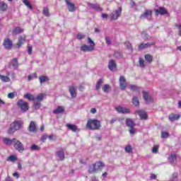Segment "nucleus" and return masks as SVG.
<instances>
[{
    "instance_id": "nucleus-5",
    "label": "nucleus",
    "mask_w": 181,
    "mask_h": 181,
    "mask_svg": "<svg viewBox=\"0 0 181 181\" xmlns=\"http://www.w3.org/2000/svg\"><path fill=\"white\" fill-rule=\"evenodd\" d=\"M122 13V7H119L117 10L113 11L110 14L112 21H117L119 16H121V13Z\"/></svg>"
},
{
    "instance_id": "nucleus-35",
    "label": "nucleus",
    "mask_w": 181,
    "mask_h": 181,
    "mask_svg": "<svg viewBox=\"0 0 181 181\" xmlns=\"http://www.w3.org/2000/svg\"><path fill=\"white\" fill-rule=\"evenodd\" d=\"M40 84H43V83H46V81H49V78L47 76H42L39 78Z\"/></svg>"
},
{
    "instance_id": "nucleus-53",
    "label": "nucleus",
    "mask_w": 181,
    "mask_h": 181,
    "mask_svg": "<svg viewBox=\"0 0 181 181\" xmlns=\"http://www.w3.org/2000/svg\"><path fill=\"white\" fill-rule=\"evenodd\" d=\"M37 77V75L36 74V73H35L33 75H29L28 77V81H30V80H32V78H36Z\"/></svg>"
},
{
    "instance_id": "nucleus-47",
    "label": "nucleus",
    "mask_w": 181,
    "mask_h": 181,
    "mask_svg": "<svg viewBox=\"0 0 181 181\" xmlns=\"http://www.w3.org/2000/svg\"><path fill=\"white\" fill-rule=\"evenodd\" d=\"M132 103L134 105L138 106L139 105V100H138V98L134 97L132 100Z\"/></svg>"
},
{
    "instance_id": "nucleus-58",
    "label": "nucleus",
    "mask_w": 181,
    "mask_h": 181,
    "mask_svg": "<svg viewBox=\"0 0 181 181\" xmlns=\"http://www.w3.org/2000/svg\"><path fill=\"white\" fill-rule=\"evenodd\" d=\"M47 138H48L47 134H44V135H42V136L41 137V141H42V142H45V141H46V140L47 139Z\"/></svg>"
},
{
    "instance_id": "nucleus-7",
    "label": "nucleus",
    "mask_w": 181,
    "mask_h": 181,
    "mask_svg": "<svg viewBox=\"0 0 181 181\" xmlns=\"http://www.w3.org/2000/svg\"><path fill=\"white\" fill-rule=\"evenodd\" d=\"M119 84L121 90H124L127 88L128 84L127 83V79L125 76H121L119 78Z\"/></svg>"
},
{
    "instance_id": "nucleus-50",
    "label": "nucleus",
    "mask_w": 181,
    "mask_h": 181,
    "mask_svg": "<svg viewBox=\"0 0 181 181\" xmlns=\"http://www.w3.org/2000/svg\"><path fill=\"white\" fill-rule=\"evenodd\" d=\"M30 151H39L40 149V147L37 145H33L30 147Z\"/></svg>"
},
{
    "instance_id": "nucleus-30",
    "label": "nucleus",
    "mask_w": 181,
    "mask_h": 181,
    "mask_svg": "<svg viewBox=\"0 0 181 181\" xmlns=\"http://www.w3.org/2000/svg\"><path fill=\"white\" fill-rule=\"evenodd\" d=\"M176 160H177L176 154H171L168 158V160L170 163H171V165H173V163H175L176 162Z\"/></svg>"
},
{
    "instance_id": "nucleus-41",
    "label": "nucleus",
    "mask_w": 181,
    "mask_h": 181,
    "mask_svg": "<svg viewBox=\"0 0 181 181\" xmlns=\"http://www.w3.org/2000/svg\"><path fill=\"white\" fill-rule=\"evenodd\" d=\"M23 4H24V5H25V6L29 8V9H31V10L33 9L32 4L30 3H29V1H28V0H23Z\"/></svg>"
},
{
    "instance_id": "nucleus-19",
    "label": "nucleus",
    "mask_w": 181,
    "mask_h": 181,
    "mask_svg": "<svg viewBox=\"0 0 181 181\" xmlns=\"http://www.w3.org/2000/svg\"><path fill=\"white\" fill-rule=\"evenodd\" d=\"M156 15H166L168 13V11L163 7H160L158 9L155 10Z\"/></svg>"
},
{
    "instance_id": "nucleus-21",
    "label": "nucleus",
    "mask_w": 181,
    "mask_h": 181,
    "mask_svg": "<svg viewBox=\"0 0 181 181\" xmlns=\"http://www.w3.org/2000/svg\"><path fill=\"white\" fill-rule=\"evenodd\" d=\"M126 125L127 127H128L129 128H135V126L136 125L135 124V122H134V120H132V119H126Z\"/></svg>"
},
{
    "instance_id": "nucleus-62",
    "label": "nucleus",
    "mask_w": 181,
    "mask_h": 181,
    "mask_svg": "<svg viewBox=\"0 0 181 181\" xmlns=\"http://www.w3.org/2000/svg\"><path fill=\"white\" fill-rule=\"evenodd\" d=\"M28 54H32V47L30 46L28 47Z\"/></svg>"
},
{
    "instance_id": "nucleus-63",
    "label": "nucleus",
    "mask_w": 181,
    "mask_h": 181,
    "mask_svg": "<svg viewBox=\"0 0 181 181\" xmlns=\"http://www.w3.org/2000/svg\"><path fill=\"white\" fill-rule=\"evenodd\" d=\"M90 112H91V114H95V112H97V109L91 108L90 109Z\"/></svg>"
},
{
    "instance_id": "nucleus-27",
    "label": "nucleus",
    "mask_w": 181,
    "mask_h": 181,
    "mask_svg": "<svg viewBox=\"0 0 181 181\" xmlns=\"http://www.w3.org/2000/svg\"><path fill=\"white\" fill-rule=\"evenodd\" d=\"M7 9H8V4H6L4 1H1L0 2V11L1 12H6Z\"/></svg>"
},
{
    "instance_id": "nucleus-49",
    "label": "nucleus",
    "mask_w": 181,
    "mask_h": 181,
    "mask_svg": "<svg viewBox=\"0 0 181 181\" xmlns=\"http://www.w3.org/2000/svg\"><path fill=\"white\" fill-rule=\"evenodd\" d=\"M44 97L45 94L40 93L35 98V100H37V101H42Z\"/></svg>"
},
{
    "instance_id": "nucleus-17",
    "label": "nucleus",
    "mask_w": 181,
    "mask_h": 181,
    "mask_svg": "<svg viewBox=\"0 0 181 181\" xmlns=\"http://www.w3.org/2000/svg\"><path fill=\"white\" fill-rule=\"evenodd\" d=\"M66 128L68 129H70V131H72V132H79V129L77 127L76 124H66Z\"/></svg>"
},
{
    "instance_id": "nucleus-3",
    "label": "nucleus",
    "mask_w": 181,
    "mask_h": 181,
    "mask_svg": "<svg viewBox=\"0 0 181 181\" xmlns=\"http://www.w3.org/2000/svg\"><path fill=\"white\" fill-rule=\"evenodd\" d=\"M13 146L16 151H18V152H23V151H25L23 144H22V142L15 138L13 139Z\"/></svg>"
},
{
    "instance_id": "nucleus-24",
    "label": "nucleus",
    "mask_w": 181,
    "mask_h": 181,
    "mask_svg": "<svg viewBox=\"0 0 181 181\" xmlns=\"http://www.w3.org/2000/svg\"><path fill=\"white\" fill-rule=\"evenodd\" d=\"M25 42H26V36H21L18 38V42L17 43V47H21L22 46V45H23L25 43Z\"/></svg>"
},
{
    "instance_id": "nucleus-32",
    "label": "nucleus",
    "mask_w": 181,
    "mask_h": 181,
    "mask_svg": "<svg viewBox=\"0 0 181 181\" xmlns=\"http://www.w3.org/2000/svg\"><path fill=\"white\" fill-rule=\"evenodd\" d=\"M0 79L4 83H9V81H11V78L9 77L4 75H0Z\"/></svg>"
},
{
    "instance_id": "nucleus-8",
    "label": "nucleus",
    "mask_w": 181,
    "mask_h": 181,
    "mask_svg": "<svg viewBox=\"0 0 181 181\" xmlns=\"http://www.w3.org/2000/svg\"><path fill=\"white\" fill-rule=\"evenodd\" d=\"M140 19H148L151 21V19H152V11L151 10H146L144 13L140 16Z\"/></svg>"
},
{
    "instance_id": "nucleus-60",
    "label": "nucleus",
    "mask_w": 181,
    "mask_h": 181,
    "mask_svg": "<svg viewBox=\"0 0 181 181\" xmlns=\"http://www.w3.org/2000/svg\"><path fill=\"white\" fill-rule=\"evenodd\" d=\"M105 42L107 45H111V38L110 37H105Z\"/></svg>"
},
{
    "instance_id": "nucleus-46",
    "label": "nucleus",
    "mask_w": 181,
    "mask_h": 181,
    "mask_svg": "<svg viewBox=\"0 0 181 181\" xmlns=\"http://www.w3.org/2000/svg\"><path fill=\"white\" fill-rule=\"evenodd\" d=\"M86 38V35L82 34V33H78L76 35V39H78V40H83V39Z\"/></svg>"
},
{
    "instance_id": "nucleus-36",
    "label": "nucleus",
    "mask_w": 181,
    "mask_h": 181,
    "mask_svg": "<svg viewBox=\"0 0 181 181\" xmlns=\"http://www.w3.org/2000/svg\"><path fill=\"white\" fill-rule=\"evenodd\" d=\"M103 81H104V80L103 78H100L98 81L96 86H95L96 90H100V88H101V84H103Z\"/></svg>"
},
{
    "instance_id": "nucleus-38",
    "label": "nucleus",
    "mask_w": 181,
    "mask_h": 181,
    "mask_svg": "<svg viewBox=\"0 0 181 181\" xmlns=\"http://www.w3.org/2000/svg\"><path fill=\"white\" fill-rule=\"evenodd\" d=\"M124 45L128 50H130V52H133L134 49L132 48V44L131 42H126Z\"/></svg>"
},
{
    "instance_id": "nucleus-1",
    "label": "nucleus",
    "mask_w": 181,
    "mask_h": 181,
    "mask_svg": "<svg viewBox=\"0 0 181 181\" xmlns=\"http://www.w3.org/2000/svg\"><path fill=\"white\" fill-rule=\"evenodd\" d=\"M22 125H23V122L21 120H16L13 122L8 129V134L13 135V134L16 132V131H19V129L22 128Z\"/></svg>"
},
{
    "instance_id": "nucleus-57",
    "label": "nucleus",
    "mask_w": 181,
    "mask_h": 181,
    "mask_svg": "<svg viewBox=\"0 0 181 181\" xmlns=\"http://www.w3.org/2000/svg\"><path fill=\"white\" fill-rule=\"evenodd\" d=\"M158 146H153L152 148L153 153H158Z\"/></svg>"
},
{
    "instance_id": "nucleus-39",
    "label": "nucleus",
    "mask_w": 181,
    "mask_h": 181,
    "mask_svg": "<svg viewBox=\"0 0 181 181\" xmlns=\"http://www.w3.org/2000/svg\"><path fill=\"white\" fill-rule=\"evenodd\" d=\"M88 44L90 45V47L95 49V42H94L90 37H88Z\"/></svg>"
},
{
    "instance_id": "nucleus-52",
    "label": "nucleus",
    "mask_w": 181,
    "mask_h": 181,
    "mask_svg": "<svg viewBox=\"0 0 181 181\" xmlns=\"http://www.w3.org/2000/svg\"><path fill=\"white\" fill-rule=\"evenodd\" d=\"M16 156H13V155H11V156H10L8 158V159H7V160H8V161H10V162H15V160H16Z\"/></svg>"
},
{
    "instance_id": "nucleus-37",
    "label": "nucleus",
    "mask_w": 181,
    "mask_h": 181,
    "mask_svg": "<svg viewBox=\"0 0 181 181\" xmlns=\"http://www.w3.org/2000/svg\"><path fill=\"white\" fill-rule=\"evenodd\" d=\"M129 87L132 91H139V88L136 85H129Z\"/></svg>"
},
{
    "instance_id": "nucleus-14",
    "label": "nucleus",
    "mask_w": 181,
    "mask_h": 181,
    "mask_svg": "<svg viewBox=\"0 0 181 181\" xmlns=\"http://www.w3.org/2000/svg\"><path fill=\"white\" fill-rule=\"evenodd\" d=\"M65 2L66 4L67 8L69 12H75L76 5L74 3L70 2V1L69 0H65Z\"/></svg>"
},
{
    "instance_id": "nucleus-44",
    "label": "nucleus",
    "mask_w": 181,
    "mask_h": 181,
    "mask_svg": "<svg viewBox=\"0 0 181 181\" xmlns=\"http://www.w3.org/2000/svg\"><path fill=\"white\" fill-rule=\"evenodd\" d=\"M42 13L45 16H50V13H49V8L47 7H45L42 10Z\"/></svg>"
},
{
    "instance_id": "nucleus-40",
    "label": "nucleus",
    "mask_w": 181,
    "mask_h": 181,
    "mask_svg": "<svg viewBox=\"0 0 181 181\" xmlns=\"http://www.w3.org/2000/svg\"><path fill=\"white\" fill-rule=\"evenodd\" d=\"M111 88V86L109 84H105L103 86V90L104 91V93H109L110 92V89Z\"/></svg>"
},
{
    "instance_id": "nucleus-13",
    "label": "nucleus",
    "mask_w": 181,
    "mask_h": 181,
    "mask_svg": "<svg viewBox=\"0 0 181 181\" xmlns=\"http://www.w3.org/2000/svg\"><path fill=\"white\" fill-rule=\"evenodd\" d=\"M115 110L119 114H129V112H130L129 109H128L127 107H122V106H118L117 107L115 108Z\"/></svg>"
},
{
    "instance_id": "nucleus-20",
    "label": "nucleus",
    "mask_w": 181,
    "mask_h": 181,
    "mask_svg": "<svg viewBox=\"0 0 181 181\" xmlns=\"http://www.w3.org/2000/svg\"><path fill=\"white\" fill-rule=\"evenodd\" d=\"M137 114L139 115L141 119H148V114L144 110H138Z\"/></svg>"
},
{
    "instance_id": "nucleus-34",
    "label": "nucleus",
    "mask_w": 181,
    "mask_h": 181,
    "mask_svg": "<svg viewBox=\"0 0 181 181\" xmlns=\"http://www.w3.org/2000/svg\"><path fill=\"white\" fill-rule=\"evenodd\" d=\"M3 141L5 145H12V144H13V139H11L8 138H5Z\"/></svg>"
},
{
    "instance_id": "nucleus-42",
    "label": "nucleus",
    "mask_w": 181,
    "mask_h": 181,
    "mask_svg": "<svg viewBox=\"0 0 181 181\" xmlns=\"http://www.w3.org/2000/svg\"><path fill=\"white\" fill-rule=\"evenodd\" d=\"M17 93L16 92H12V93H9L7 95L8 98H10V100H13V98H15V97H16Z\"/></svg>"
},
{
    "instance_id": "nucleus-25",
    "label": "nucleus",
    "mask_w": 181,
    "mask_h": 181,
    "mask_svg": "<svg viewBox=\"0 0 181 181\" xmlns=\"http://www.w3.org/2000/svg\"><path fill=\"white\" fill-rule=\"evenodd\" d=\"M64 112V107L58 106L55 110H53V114L59 115Z\"/></svg>"
},
{
    "instance_id": "nucleus-54",
    "label": "nucleus",
    "mask_w": 181,
    "mask_h": 181,
    "mask_svg": "<svg viewBox=\"0 0 181 181\" xmlns=\"http://www.w3.org/2000/svg\"><path fill=\"white\" fill-rule=\"evenodd\" d=\"M168 137H169V133L163 132H161V138L165 139V138H168Z\"/></svg>"
},
{
    "instance_id": "nucleus-26",
    "label": "nucleus",
    "mask_w": 181,
    "mask_h": 181,
    "mask_svg": "<svg viewBox=\"0 0 181 181\" xmlns=\"http://www.w3.org/2000/svg\"><path fill=\"white\" fill-rule=\"evenodd\" d=\"M10 65L13 67V69H16L18 67H19V63L18 62V58L13 59L11 62Z\"/></svg>"
},
{
    "instance_id": "nucleus-11",
    "label": "nucleus",
    "mask_w": 181,
    "mask_h": 181,
    "mask_svg": "<svg viewBox=\"0 0 181 181\" xmlns=\"http://www.w3.org/2000/svg\"><path fill=\"white\" fill-rule=\"evenodd\" d=\"M107 67L110 71H115L117 70V62H115V60L110 59L108 62Z\"/></svg>"
},
{
    "instance_id": "nucleus-61",
    "label": "nucleus",
    "mask_w": 181,
    "mask_h": 181,
    "mask_svg": "<svg viewBox=\"0 0 181 181\" xmlns=\"http://www.w3.org/2000/svg\"><path fill=\"white\" fill-rule=\"evenodd\" d=\"M177 28H178V30H179V32H178V35H179V36H181V24H180V25H175Z\"/></svg>"
},
{
    "instance_id": "nucleus-18",
    "label": "nucleus",
    "mask_w": 181,
    "mask_h": 181,
    "mask_svg": "<svg viewBox=\"0 0 181 181\" xmlns=\"http://www.w3.org/2000/svg\"><path fill=\"white\" fill-rule=\"evenodd\" d=\"M56 156L59 158V160H63L64 159V150L61 149L56 152Z\"/></svg>"
},
{
    "instance_id": "nucleus-59",
    "label": "nucleus",
    "mask_w": 181,
    "mask_h": 181,
    "mask_svg": "<svg viewBox=\"0 0 181 181\" xmlns=\"http://www.w3.org/2000/svg\"><path fill=\"white\" fill-rule=\"evenodd\" d=\"M130 5H131V8H136V3H135V1L132 0L131 1Z\"/></svg>"
},
{
    "instance_id": "nucleus-10",
    "label": "nucleus",
    "mask_w": 181,
    "mask_h": 181,
    "mask_svg": "<svg viewBox=\"0 0 181 181\" xmlns=\"http://www.w3.org/2000/svg\"><path fill=\"white\" fill-rule=\"evenodd\" d=\"M29 132H33V134H36L37 132V126L36 123L33 121L30 122L28 128Z\"/></svg>"
},
{
    "instance_id": "nucleus-12",
    "label": "nucleus",
    "mask_w": 181,
    "mask_h": 181,
    "mask_svg": "<svg viewBox=\"0 0 181 181\" xmlns=\"http://www.w3.org/2000/svg\"><path fill=\"white\" fill-rule=\"evenodd\" d=\"M151 46H155V42L141 43L138 45V49L139 50H144V49H148Z\"/></svg>"
},
{
    "instance_id": "nucleus-56",
    "label": "nucleus",
    "mask_w": 181,
    "mask_h": 181,
    "mask_svg": "<svg viewBox=\"0 0 181 181\" xmlns=\"http://www.w3.org/2000/svg\"><path fill=\"white\" fill-rule=\"evenodd\" d=\"M33 107L35 110H39V108H40V103H35Z\"/></svg>"
},
{
    "instance_id": "nucleus-29",
    "label": "nucleus",
    "mask_w": 181,
    "mask_h": 181,
    "mask_svg": "<svg viewBox=\"0 0 181 181\" xmlns=\"http://www.w3.org/2000/svg\"><path fill=\"white\" fill-rule=\"evenodd\" d=\"M24 98H27L29 101H35L36 100V98L30 93H26L24 95Z\"/></svg>"
},
{
    "instance_id": "nucleus-9",
    "label": "nucleus",
    "mask_w": 181,
    "mask_h": 181,
    "mask_svg": "<svg viewBox=\"0 0 181 181\" xmlns=\"http://www.w3.org/2000/svg\"><path fill=\"white\" fill-rule=\"evenodd\" d=\"M143 97L147 104H151L153 103V98L149 95V92H143Z\"/></svg>"
},
{
    "instance_id": "nucleus-15",
    "label": "nucleus",
    "mask_w": 181,
    "mask_h": 181,
    "mask_svg": "<svg viewBox=\"0 0 181 181\" xmlns=\"http://www.w3.org/2000/svg\"><path fill=\"white\" fill-rule=\"evenodd\" d=\"M81 52H94L95 50V48H93V47L87 45H83L81 47Z\"/></svg>"
},
{
    "instance_id": "nucleus-64",
    "label": "nucleus",
    "mask_w": 181,
    "mask_h": 181,
    "mask_svg": "<svg viewBox=\"0 0 181 181\" xmlns=\"http://www.w3.org/2000/svg\"><path fill=\"white\" fill-rule=\"evenodd\" d=\"M13 176H14V177H16V179H19V174L18 173H14L13 174Z\"/></svg>"
},
{
    "instance_id": "nucleus-16",
    "label": "nucleus",
    "mask_w": 181,
    "mask_h": 181,
    "mask_svg": "<svg viewBox=\"0 0 181 181\" xmlns=\"http://www.w3.org/2000/svg\"><path fill=\"white\" fill-rule=\"evenodd\" d=\"M69 93L72 98H76L77 97V88L76 86H69Z\"/></svg>"
},
{
    "instance_id": "nucleus-31",
    "label": "nucleus",
    "mask_w": 181,
    "mask_h": 181,
    "mask_svg": "<svg viewBox=\"0 0 181 181\" xmlns=\"http://www.w3.org/2000/svg\"><path fill=\"white\" fill-rule=\"evenodd\" d=\"M144 59L148 63H151L152 62H153V57H152V55L151 54H146L144 56Z\"/></svg>"
},
{
    "instance_id": "nucleus-43",
    "label": "nucleus",
    "mask_w": 181,
    "mask_h": 181,
    "mask_svg": "<svg viewBox=\"0 0 181 181\" xmlns=\"http://www.w3.org/2000/svg\"><path fill=\"white\" fill-rule=\"evenodd\" d=\"M114 57L116 59H122V54L118 51L115 52L114 53Z\"/></svg>"
},
{
    "instance_id": "nucleus-51",
    "label": "nucleus",
    "mask_w": 181,
    "mask_h": 181,
    "mask_svg": "<svg viewBox=\"0 0 181 181\" xmlns=\"http://www.w3.org/2000/svg\"><path fill=\"white\" fill-rule=\"evenodd\" d=\"M96 165L98 166V169H101V168H104V166H105V164H104V163H103L101 161L96 163Z\"/></svg>"
},
{
    "instance_id": "nucleus-6",
    "label": "nucleus",
    "mask_w": 181,
    "mask_h": 181,
    "mask_svg": "<svg viewBox=\"0 0 181 181\" xmlns=\"http://www.w3.org/2000/svg\"><path fill=\"white\" fill-rule=\"evenodd\" d=\"M3 45L6 49V50H11V49H12L13 47V42L9 38H5L3 42Z\"/></svg>"
},
{
    "instance_id": "nucleus-4",
    "label": "nucleus",
    "mask_w": 181,
    "mask_h": 181,
    "mask_svg": "<svg viewBox=\"0 0 181 181\" xmlns=\"http://www.w3.org/2000/svg\"><path fill=\"white\" fill-rule=\"evenodd\" d=\"M17 105L23 112H26V111L29 110V105H28V103L25 102L23 100H18Z\"/></svg>"
},
{
    "instance_id": "nucleus-33",
    "label": "nucleus",
    "mask_w": 181,
    "mask_h": 181,
    "mask_svg": "<svg viewBox=\"0 0 181 181\" xmlns=\"http://www.w3.org/2000/svg\"><path fill=\"white\" fill-rule=\"evenodd\" d=\"M22 32H23V29L19 27H16L13 30V33H14V35H19L20 33H22Z\"/></svg>"
},
{
    "instance_id": "nucleus-48",
    "label": "nucleus",
    "mask_w": 181,
    "mask_h": 181,
    "mask_svg": "<svg viewBox=\"0 0 181 181\" xmlns=\"http://www.w3.org/2000/svg\"><path fill=\"white\" fill-rule=\"evenodd\" d=\"M124 151L125 152H127V153H131V152H132V146H127L125 148H124Z\"/></svg>"
},
{
    "instance_id": "nucleus-45",
    "label": "nucleus",
    "mask_w": 181,
    "mask_h": 181,
    "mask_svg": "<svg viewBox=\"0 0 181 181\" xmlns=\"http://www.w3.org/2000/svg\"><path fill=\"white\" fill-rule=\"evenodd\" d=\"M139 67H141V69H144V67H145V61H144V59H142L141 58H139Z\"/></svg>"
},
{
    "instance_id": "nucleus-23",
    "label": "nucleus",
    "mask_w": 181,
    "mask_h": 181,
    "mask_svg": "<svg viewBox=\"0 0 181 181\" xmlns=\"http://www.w3.org/2000/svg\"><path fill=\"white\" fill-rule=\"evenodd\" d=\"M97 170H98V168H97V163H93L92 165L89 166L88 173H95Z\"/></svg>"
},
{
    "instance_id": "nucleus-55",
    "label": "nucleus",
    "mask_w": 181,
    "mask_h": 181,
    "mask_svg": "<svg viewBox=\"0 0 181 181\" xmlns=\"http://www.w3.org/2000/svg\"><path fill=\"white\" fill-rule=\"evenodd\" d=\"M129 132L131 135H134L136 133L135 129L134 127H130Z\"/></svg>"
},
{
    "instance_id": "nucleus-2",
    "label": "nucleus",
    "mask_w": 181,
    "mask_h": 181,
    "mask_svg": "<svg viewBox=\"0 0 181 181\" xmlns=\"http://www.w3.org/2000/svg\"><path fill=\"white\" fill-rule=\"evenodd\" d=\"M86 127L92 131L100 129L101 128V122L95 119H89L86 124Z\"/></svg>"
},
{
    "instance_id": "nucleus-22",
    "label": "nucleus",
    "mask_w": 181,
    "mask_h": 181,
    "mask_svg": "<svg viewBox=\"0 0 181 181\" xmlns=\"http://www.w3.org/2000/svg\"><path fill=\"white\" fill-rule=\"evenodd\" d=\"M88 5L94 9L95 11H98L99 12H103V8L100 7L98 4H94L93 3H88Z\"/></svg>"
},
{
    "instance_id": "nucleus-28",
    "label": "nucleus",
    "mask_w": 181,
    "mask_h": 181,
    "mask_svg": "<svg viewBox=\"0 0 181 181\" xmlns=\"http://www.w3.org/2000/svg\"><path fill=\"white\" fill-rule=\"evenodd\" d=\"M179 118H180V115L171 114L169 115V119L172 122H173V121H176V120L179 119Z\"/></svg>"
}]
</instances>
